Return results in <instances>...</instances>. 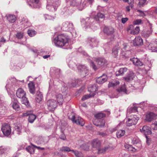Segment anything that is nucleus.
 Here are the masks:
<instances>
[{
    "label": "nucleus",
    "instance_id": "obj_1",
    "mask_svg": "<svg viewBox=\"0 0 157 157\" xmlns=\"http://www.w3.org/2000/svg\"><path fill=\"white\" fill-rule=\"evenodd\" d=\"M69 38L68 36L64 34H60L55 37L53 40L55 45L57 47H62L68 44Z\"/></svg>",
    "mask_w": 157,
    "mask_h": 157
},
{
    "label": "nucleus",
    "instance_id": "obj_2",
    "mask_svg": "<svg viewBox=\"0 0 157 157\" xmlns=\"http://www.w3.org/2000/svg\"><path fill=\"white\" fill-rule=\"evenodd\" d=\"M105 116V114L101 113H99L95 114L94 117L96 118L93 121L94 124L100 127H103L105 125V121L102 119Z\"/></svg>",
    "mask_w": 157,
    "mask_h": 157
},
{
    "label": "nucleus",
    "instance_id": "obj_3",
    "mask_svg": "<svg viewBox=\"0 0 157 157\" xmlns=\"http://www.w3.org/2000/svg\"><path fill=\"white\" fill-rule=\"evenodd\" d=\"M68 118L73 123L76 124L81 126H83L85 124L83 119L80 116L77 117L75 115H73L69 116Z\"/></svg>",
    "mask_w": 157,
    "mask_h": 157
},
{
    "label": "nucleus",
    "instance_id": "obj_4",
    "mask_svg": "<svg viewBox=\"0 0 157 157\" xmlns=\"http://www.w3.org/2000/svg\"><path fill=\"white\" fill-rule=\"evenodd\" d=\"M139 119V118L136 115H131L126 121V125L128 126H131L133 125H135L136 124Z\"/></svg>",
    "mask_w": 157,
    "mask_h": 157
},
{
    "label": "nucleus",
    "instance_id": "obj_5",
    "mask_svg": "<svg viewBox=\"0 0 157 157\" xmlns=\"http://www.w3.org/2000/svg\"><path fill=\"white\" fill-rule=\"evenodd\" d=\"M78 72L85 77L88 74V70L87 67L84 65L80 64L77 67Z\"/></svg>",
    "mask_w": 157,
    "mask_h": 157
},
{
    "label": "nucleus",
    "instance_id": "obj_6",
    "mask_svg": "<svg viewBox=\"0 0 157 157\" xmlns=\"http://www.w3.org/2000/svg\"><path fill=\"white\" fill-rule=\"evenodd\" d=\"M1 130L4 135L8 136L11 133V127L10 124H5L2 125Z\"/></svg>",
    "mask_w": 157,
    "mask_h": 157
},
{
    "label": "nucleus",
    "instance_id": "obj_7",
    "mask_svg": "<svg viewBox=\"0 0 157 157\" xmlns=\"http://www.w3.org/2000/svg\"><path fill=\"white\" fill-rule=\"evenodd\" d=\"M73 25L69 22L66 21L63 23L61 27V29L63 31H70L73 28Z\"/></svg>",
    "mask_w": 157,
    "mask_h": 157
},
{
    "label": "nucleus",
    "instance_id": "obj_8",
    "mask_svg": "<svg viewBox=\"0 0 157 157\" xmlns=\"http://www.w3.org/2000/svg\"><path fill=\"white\" fill-rule=\"evenodd\" d=\"M57 102L54 100H49L47 102L48 109L50 111H53L57 106Z\"/></svg>",
    "mask_w": 157,
    "mask_h": 157
},
{
    "label": "nucleus",
    "instance_id": "obj_9",
    "mask_svg": "<svg viewBox=\"0 0 157 157\" xmlns=\"http://www.w3.org/2000/svg\"><path fill=\"white\" fill-rule=\"evenodd\" d=\"M23 116L24 117L29 116L28 119L29 121L31 123H33L36 118V115L33 114L32 112L31 111H28L25 113H24Z\"/></svg>",
    "mask_w": 157,
    "mask_h": 157
},
{
    "label": "nucleus",
    "instance_id": "obj_10",
    "mask_svg": "<svg viewBox=\"0 0 157 157\" xmlns=\"http://www.w3.org/2000/svg\"><path fill=\"white\" fill-rule=\"evenodd\" d=\"M98 41L95 37L88 38L87 40V43L92 48L97 46Z\"/></svg>",
    "mask_w": 157,
    "mask_h": 157
},
{
    "label": "nucleus",
    "instance_id": "obj_11",
    "mask_svg": "<svg viewBox=\"0 0 157 157\" xmlns=\"http://www.w3.org/2000/svg\"><path fill=\"white\" fill-rule=\"evenodd\" d=\"M94 21V19L87 17L85 19H82L81 20V22L82 24H85L86 26H89L93 23Z\"/></svg>",
    "mask_w": 157,
    "mask_h": 157
},
{
    "label": "nucleus",
    "instance_id": "obj_12",
    "mask_svg": "<svg viewBox=\"0 0 157 157\" xmlns=\"http://www.w3.org/2000/svg\"><path fill=\"white\" fill-rule=\"evenodd\" d=\"M140 132L145 135L146 136L147 135H150L151 133V128L147 126H144L143 128L140 129Z\"/></svg>",
    "mask_w": 157,
    "mask_h": 157
},
{
    "label": "nucleus",
    "instance_id": "obj_13",
    "mask_svg": "<svg viewBox=\"0 0 157 157\" xmlns=\"http://www.w3.org/2000/svg\"><path fill=\"white\" fill-rule=\"evenodd\" d=\"M133 43L134 46H141L143 44V40L140 37L137 36L133 40Z\"/></svg>",
    "mask_w": 157,
    "mask_h": 157
},
{
    "label": "nucleus",
    "instance_id": "obj_14",
    "mask_svg": "<svg viewBox=\"0 0 157 157\" xmlns=\"http://www.w3.org/2000/svg\"><path fill=\"white\" fill-rule=\"evenodd\" d=\"M108 79L107 76L103 74L102 75L98 78L96 80V82L99 84H102L106 82Z\"/></svg>",
    "mask_w": 157,
    "mask_h": 157
},
{
    "label": "nucleus",
    "instance_id": "obj_15",
    "mask_svg": "<svg viewBox=\"0 0 157 157\" xmlns=\"http://www.w3.org/2000/svg\"><path fill=\"white\" fill-rule=\"evenodd\" d=\"M156 117V115L154 113L151 112L146 114L145 120L147 122H151L155 119Z\"/></svg>",
    "mask_w": 157,
    "mask_h": 157
},
{
    "label": "nucleus",
    "instance_id": "obj_16",
    "mask_svg": "<svg viewBox=\"0 0 157 157\" xmlns=\"http://www.w3.org/2000/svg\"><path fill=\"white\" fill-rule=\"evenodd\" d=\"M26 93L22 88L18 89L16 91V95L20 98H22L25 96Z\"/></svg>",
    "mask_w": 157,
    "mask_h": 157
},
{
    "label": "nucleus",
    "instance_id": "obj_17",
    "mask_svg": "<svg viewBox=\"0 0 157 157\" xmlns=\"http://www.w3.org/2000/svg\"><path fill=\"white\" fill-rule=\"evenodd\" d=\"M59 5V1L56 2L55 3H53L52 6L48 5L46 6L47 9L49 10L56 11L57 9V7Z\"/></svg>",
    "mask_w": 157,
    "mask_h": 157
},
{
    "label": "nucleus",
    "instance_id": "obj_18",
    "mask_svg": "<svg viewBox=\"0 0 157 157\" xmlns=\"http://www.w3.org/2000/svg\"><path fill=\"white\" fill-rule=\"evenodd\" d=\"M104 32L107 35L113 34L114 32V29L111 27H105L104 29Z\"/></svg>",
    "mask_w": 157,
    "mask_h": 157
},
{
    "label": "nucleus",
    "instance_id": "obj_19",
    "mask_svg": "<svg viewBox=\"0 0 157 157\" xmlns=\"http://www.w3.org/2000/svg\"><path fill=\"white\" fill-rule=\"evenodd\" d=\"M93 148H98L101 146L100 141L98 139L94 140L91 142Z\"/></svg>",
    "mask_w": 157,
    "mask_h": 157
},
{
    "label": "nucleus",
    "instance_id": "obj_20",
    "mask_svg": "<svg viewBox=\"0 0 157 157\" xmlns=\"http://www.w3.org/2000/svg\"><path fill=\"white\" fill-rule=\"evenodd\" d=\"M28 86L29 92L32 94H34L35 92V84L33 82H31L28 84Z\"/></svg>",
    "mask_w": 157,
    "mask_h": 157
},
{
    "label": "nucleus",
    "instance_id": "obj_21",
    "mask_svg": "<svg viewBox=\"0 0 157 157\" xmlns=\"http://www.w3.org/2000/svg\"><path fill=\"white\" fill-rule=\"evenodd\" d=\"M116 90L119 93H123L126 94H128V93L126 89L125 84L121 86V87L117 89Z\"/></svg>",
    "mask_w": 157,
    "mask_h": 157
},
{
    "label": "nucleus",
    "instance_id": "obj_22",
    "mask_svg": "<svg viewBox=\"0 0 157 157\" xmlns=\"http://www.w3.org/2000/svg\"><path fill=\"white\" fill-rule=\"evenodd\" d=\"M148 48L152 52H157V41H155L154 43L149 45L148 46Z\"/></svg>",
    "mask_w": 157,
    "mask_h": 157
},
{
    "label": "nucleus",
    "instance_id": "obj_23",
    "mask_svg": "<svg viewBox=\"0 0 157 157\" xmlns=\"http://www.w3.org/2000/svg\"><path fill=\"white\" fill-rule=\"evenodd\" d=\"M130 60L136 66H141L143 65V63L137 58H133L130 59Z\"/></svg>",
    "mask_w": 157,
    "mask_h": 157
},
{
    "label": "nucleus",
    "instance_id": "obj_24",
    "mask_svg": "<svg viewBox=\"0 0 157 157\" xmlns=\"http://www.w3.org/2000/svg\"><path fill=\"white\" fill-rule=\"evenodd\" d=\"M43 98V96L42 93L39 91H37L36 92L35 100L36 102L39 103L41 101Z\"/></svg>",
    "mask_w": 157,
    "mask_h": 157
},
{
    "label": "nucleus",
    "instance_id": "obj_25",
    "mask_svg": "<svg viewBox=\"0 0 157 157\" xmlns=\"http://www.w3.org/2000/svg\"><path fill=\"white\" fill-rule=\"evenodd\" d=\"M96 62L97 64L101 67L105 64L107 62L104 58H99L97 59Z\"/></svg>",
    "mask_w": 157,
    "mask_h": 157
},
{
    "label": "nucleus",
    "instance_id": "obj_26",
    "mask_svg": "<svg viewBox=\"0 0 157 157\" xmlns=\"http://www.w3.org/2000/svg\"><path fill=\"white\" fill-rule=\"evenodd\" d=\"M6 17L8 20L10 22L13 23L16 21V17L14 15L7 14Z\"/></svg>",
    "mask_w": 157,
    "mask_h": 157
},
{
    "label": "nucleus",
    "instance_id": "obj_27",
    "mask_svg": "<svg viewBox=\"0 0 157 157\" xmlns=\"http://www.w3.org/2000/svg\"><path fill=\"white\" fill-rule=\"evenodd\" d=\"M120 82L117 80H113L111 82H110L108 84L109 87H113L114 88H116L117 85H119Z\"/></svg>",
    "mask_w": 157,
    "mask_h": 157
},
{
    "label": "nucleus",
    "instance_id": "obj_28",
    "mask_svg": "<svg viewBox=\"0 0 157 157\" xmlns=\"http://www.w3.org/2000/svg\"><path fill=\"white\" fill-rule=\"evenodd\" d=\"M12 107L16 111H18L20 109V108L17 100L14 99L12 102Z\"/></svg>",
    "mask_w": 157,
    "mask_h": 157
},
{
    "label": "nucleus",
    "instance_id": "obj_29",
    "mask_svg": "<svg viewBox=\"0 0 157 157\" xmlns=\"http://www.w3.org/2000/svg\"><path fill=\"white\" fill-rule=\"evenodd\" d=\"M127 69L126 68H121L116 72V74L117 76H118L121 75H123L125 72L127 71Z\"/></svg>",
    "mask_w": 157,
    "mask_h": 157
},
{
    "label": "nucleus",
    "instance_id": "obj_30",
    "mask_svg": "<svg viewBox=\"0 0 157 157\" xmlns=\"http://www.w3.org/2000/svg\"><path fill=\"white\" fill-rule=\"evenodd\" d=\"M134 77V74L132 72H130V73L127 76L125 77L124 79L125 81L127 82H129L130 81L133 79Z\"/></svg>",
    "mask_w": 157,
    "mask_h": 157
},
{
    "label": "nucleus",
    "instance_id": "obj_31",
    "mask_svg": "<svg viewBox=\"0 0 157 157\" xmlns=\"http://www.w3.org/2000/svg\"><path fill=\"white\" fill-rule=\"evenodd\" d=\"M57 102L59 105H62L63 101V97L62 95L60 94H59L56 96Z\"/></svg>",
    "mask_w": 157,
    "mask_h": 157
},
{
    "label": "nucleus",
    "instance_id": "obj_32",
    "mask_svg": "<svg viewBox=\"0 0 157 157\" xmlns=\"http://www.w3.org/2000/svg\"><path fill=\"white\" fill-rule=\"evenodd\" d=\"M119 47L115 46L112 49V55L114 57L116 58L118 56Z\"/></svg>",
    "mask_w": 157,
    "mask_h": 157
},
{
    "label": "nucleus",
    "instance_id": "obj_33",
    "mask_svg": "<svg viewBox=\"0 0 157 157\" xmlns=\"http://www.w3.org/2000/svg\"><path fill=\"white\" fill-rule=\"evenodd\" d=\"M98 87H97L95 85H94L88 88V90L90 92V93H94V92L98 90Z\"/></svg>",
    "mask_w": 157,
    "mask_h": 157
},
{
    "label": "nucleus",
    "instance_id": "obj_34",
    "mask_svg": "<svg viewBox=\"0 0 157 157\" xmlns=\"http://www.w3.org/2000/svg\"><path fill=\"white\" fill-rule=\"evenodd\" d=\"M80 0L79 1L77 0H72L71 2V5L72 6H79L81 5Z\"/></svg>",
    "mask_w": 157,
    "mask_h": 157
},
{
    "label": "nucleus",
    "instance_id": "obj_35",
    "mask_svg": "<svg viewBox=\"0 0 157 157\" xmlns=\"http://www.w3.org/2000/svg\"><path fill=\"white\" fill-rule=\"evenodd\" d=\"M95 95V93H90L89 94L83 96L82 98V101H84L89 98L93 97Z\"/></svg>",
    "mask_w": 157,
    "mask_h": 157
},
{
    "label": "nucleus",
    "instance_id": "obj_36",
    "mask_svg": "<svg viewBox=\"0 0 157 157\" xmlns=\"http://www.w3.org/2000/svg\"><path fill=\"white\" fill-rule=\"evenodd\" d=\"M71 152L74 154L76 157H82L83 156L82 153L77 150H71Z\"/></svg>",
    "mask_w": 157,
    "mask_h": 157
},
{
    "label": "nucleus",
    "instance_id": "obj_37",
    "mask_svg": "<svg viewBox=\"0 0 157 157\" xmlns=\"http://www.w3.org/2000/svg\"><path fill=\"white\" fill-rule=\"evenodd\" d=\"M125 133V131L124 130H119L117 133L116 135L117 138H120L124 136Z\"/></svg>",
    "mask_w": 157,
    "mask_h": 157
},
{
    "label": "nucleus",
    "instance_id": "obj_38",
    "mask_svg": "<svg viewBox=\"0 0 157 157\" xmlns=\"http://www.w3.org/2000/svg\"><path fill=\"white\" fill-rule=\"evenodd\" d=\"M34 5L35 8H39L40 4L39 3V0H30Z\"/></svg>",
    "mask_w": 157,
    "mask_h": 157
},
{
    "label": "nucleus",
    "instance_id": "obj_39",
    "mask_svg": "<svg viewBox=\"0 0 157 157\" xmlns=\"http://www.w3.org/2000/svg\"><path fill=\"white\" fill-rule=\"evenodd\" d=\"M109 148L108 147H105L103 148H100V147L98 148V154L103 153L107 150Z\"/></svg>",
    "mask_w": 157,
    "mask_h": 157
},
{
    "label": "nucleus",
    "instance_id": "obj_40",
    "mask_svg": "<svg viewBox=\"0 0 157 157\" xmlns=\"http://www.w3.org/2000/svg\"><path fill=\"white\" fill-rule=\"evenodd\" d=\"M21 99V101L22 103L24 104L26 106H29V101L28 100L27 98L25 96L23 98H22Z\"/></svg>",
    "mask_w": 157,
    "mask_h": 157
},
{
    "label": "nucleus",
    "instance_id": "obj_41",
    "mask_svg": "<svg viewBox=\"0 0 157 157\" xmlns=\"http://www.w3.org/2000/svg\"><path fill=\"white\" fill-rule=\"evenodd\" d=\"M71 150L69 147L67 146H63L60 148V151H61L71 152Z\"/></svg>",
    "mask_w": 157,
    "mask_h": 157
},
{
    "label": "nucleus",
    "instance_id": "obj_42",
    "mask_svg": "<svg viewBox=\"0 0 157 157\" xmlns=\"http://www.w3.org/2000/svg\"><path fill=\"white\" fill-rule=\"evenodd\" d=\"M26 149L30 154H33L34 153V150L33 148L29 146L26 147Z\"/></svg>",
    "mask_w": 157,
    "mask_h": 157
},
{
    "label": "nucleus",
    "instance_id": "obj_43",
    "mask_svg": "<svg viewBox=\"0 0 157 157\" xmlns=\"http://www.w3.org/2000/svg\"><path fill=\"white\" fill-rule=\"evenodd\" d=\"M89 145L88 144H84L80 146L81 148L85 151H88L89 149Z\"/></svg>",
    "mask_w": 157,
    "mask_h": 157
},
{
    "label": "nucleus",
    "instance_id": "obj_44",
    "mask_svg": "<svg viewBox=\"0 0 157 157\" xmlns=\"http://www.w3.org/2000/svg\"><path fill=\"white\" fill-rule=\"evenodd\" d=\"M104 17V15L101 13H98L94 17V19L97 21H99L100 18H102Z\"/></svg>",
    "mask_w": 157,
    "mask_h": 157
},
{
    "label": "nucleus",
    "instance_id": "obj_45",
    "mask_svg": "<svg viewBox=\"0 0 157 157\" xmlns=\"http://www.w3.org/2000/svg\"><path fill=\"white\" fill-rule=\"evenodd\" d=\"M151 34V31H144L142 33V36L147 38Z\"/></svg>",
    "mask_w": 157,
    "mask_h": 157
},
{
    "label": "nucleus",
    "instance_id": "obj_46",
    "mask_svg": "<svg viewBox=\"0 0 157 157\" xmlns=\"http://www.w3.org/2000/svg\"><path fill=\"white\" fill-rule=\"evenodd\" d=\"M21 128L20 126H16L14 127V132L19 135L21 132Z\"/></svg>",
    "mask_w": 157,
    "mask_h": 157
},
{
    "label": "nucleus",
    "instance_id": "obj_47",
    "mask_svg": "<svg viewBox=\"0 0 157 157\" xmlns=\"http://www.w3.org/2000/svg\"><path fill=\"white\" fill-rule=\"evenodd\" d=\"M139 26H136L135 27L134 30H132L131 29L130 33H131L132 34H137L139 33Z\"/></svg>",
    "mask_w": 157,
    "mask_h": 157
},
{
    "label": "nucleus",
    "instance_id": "obj_48",
    "mask_svg": "<svg viewBox=\"0 0 157 157\" xmlns=\"http://www.w3.org/2000/svg\"><path fill=\"white\" fill-rule=\"evenodd\" d=\"M39 141H40V144L44 145L48 142V140L46 138H41L40 139Z\"/></svg>",
    "mask_w": 157,
    "mask_h": 157
},
{
    "label": "nucleus",
    "instance_id": "obj_49",
    "mask_svg": "<svg viewBox=\"0 0 157 157\" xmlns=\"http://www.w3.org/2000/svg\"><path fill=\"white\" fill-rule=\"evenodd\" d=\"M147 0H139V2L138 3V6H143L147 4Z\"/></svg>",
    "mask_w": 157,
    "mask_h": 157
},
{
    "label": "nucleus",
    "instance_id": "obj_50",
    "mask_svg": "<svg viewBox=\"0 0 157 157\" xmlns=\"http://www.w3.org/2000/svg\"><path fill=\"white\" fill-rule=\"evenodd\" d=\"M28 33L30 36L32 37L36 34V32L34 30H28Z\"/></svg>",
    "mask_w": 157,
    "mask_h": 157
},
{
    "label": "nucleus",
    "instance_id": "obj_51",
    "mask_svg": "<svg viewBox=\"0 0 157 157\" xmlns=\"http://www.w3.org/2000/svg\"><path fill=\"white\" fill-rule=\"evenodd\" d=\"M44 18L46 20H53L55 18L54 16H52L48 14L45 15Z\"/></svg>",
    "mask_w": 157,
    "mask_h": 157
},
{
    "label": "nucleus",
    "instance_id": "obj_52",
    "mask_svg": "<svg viewBox=\"0 0 157 157\" xmlns=\"http://www.w3.org/2000/svg\"><path fill=\"white\" fill-rule=\"evenodd\" d=\"M89 63H90V66L92 67L93 69L95 71H96L98 69L97 67L94 64V62L91 60H90Z\"/></svg>",
    "mask_w": 157,
    "mask_h": 157
},
{
    "label": "nucleus",
    "instance_id": "obj_53",
    "mask_svg": "<svg viewBox=\"0 0 157 157\" xmlns=\"http://www.w3.org/2000/svg\"><path fill=\"white\" fill-rule=\"evenodd\" d=\"M68 65L72 69L74 68L76 66V64L72 62H70Z\"/></svg>",
    "mask_w": 157,
    "mask_h": 157
},
{
    "label": "nucleus",
    "instance_id": "obj_54",
    "mask_svg": "<svg viewBox=\"0 0 157 157\" xmlns=\"http://www.w3.org/2000/svg\"><path fill=\"white\" fill-rule=\"evenodd\" d=\"M137 107L135 106H134L133 107V108H131L129 109H128L127 111L128 112L130 113L132 112H134L137 110Z\"/></svg>",
    "mask_w": 157,
    "mask_h": 157
},
{
    "label": "nucleus",
    "instance_id": "obj_55",
    "mask_svg": "<svg viewBox=\"0 0 157 157\" xmlns=\"http://www.w3.org/2000/svg\"><path fill=\"white\" fill-rule=\"evenodd\" d=\"M16 37L19 39H21L23 37V33L21 32H18L16 35Z\"/></svg>",
    "mask_w": 157,
    "mask_h": 157
},
{
    "label": "nucleus",
    "instance_id": "obj_56",
    "mask_svg": "<svg viewBox=\"0 0 157 157\" xmlns=\"http://www.w3.org/2000/svg\"><path fill=\"white\" fill-rule=\"evenodd\" d=\"M13 87V85H12V84L10 83V82H9L8 84H7L6 86V90L7 91H8V89H11Z\"/></svg>",
    "mask_w": 157,
    "mask_h": 157
},
{
    "label": "nucleus",
    "instance_id": "obj_57",
    "mask_svg": "<svg viewBox=\"0 0 157 157\" xmlns=\"http://www.w3.org/2000/svg\"><path fill=\"white\" fill-rule=\"evenodd\" d=\"M142 21L141 19H137L133 22V24L135 25H139L141 23Z\"/></svg>",
    "mask_w": 157,
    "mask_h": 157
},
{
    "label": "nucleus",
    "instance_id": "obj_58",
    "mask_svg": "<svg viewBox=\"0 0 157 157\" xmlns=\"http://www.w3.org/2000/svg\"><path fill=\"white\" fill-rule=\"evenodd\" d=\"M139 140L136 138H134L132 140V143L133 144H136L139 143Z\"/></svg>",
    "mask_w": 157,
    "mask_h": 157
},
{
    "label": "nucleus",
    "instance_id": "obj_59",
    "mask_svg": "<svg viewBox=\"0 0 157 157\" xmlns=\"http://www.w3.org/2000/svg\"><path fill=\"white\" fill-rule=\"evenodd\" d=\"M152 127L154 130H157V121L155 122L152 124Z\"/></svg>",
    "mask_w": 157,
    "mask_h": 157
},
{
    "label": "nucleus",
    "instance_id": "obj_60",
    "mask_svg": "<svg viewBox=\"0 0 157 157\" xmlns=\"http://www.w3.org/2000/svg\"><path fill=\"white\" fill-rule=\"evenodd\" d=\"M128 3L130 5V7L132 8L133 7L134 0H128Z\"/></svg>",
    "mask_w": 157,
    "mask_h": 157
},
{
    "label": "nucleus",
    "instance_id": "obj_61",
    "mask_svg": "<svg viewBox=\"0 0 157 157\" xmlns=\"http://www.w3.org/2000/svg\"><path fill=\"white\" fill-rule=\"evenodd\" d=\"M125 147L126 148L128 149V150L132 151V147L131 145H129L127 144L125 146Z\"/></svg>",
    "mask_w": 157,
    "mask_h": 157
},
{
    "label": "nucleus",
    "instance_id": "obj_62",
    "mask_svg": "<svg viewBox=\"0 0 157 157\" xmlns=\"http://www.w3.org/2000/svg\"><path fill=\"white\" fill-rule=\"evenodd\" d=\"M59 138L63 140H65L66 139V136L64 134L62 133L59 136Z\"/></svg>",
    "mask_w": 157,
    "mask_h": 157
},
{
    "label": "nucleus",
    "instance_id": "obj_63",
    "mask_svg": "<svg viewBox=\"0 0 157 157\" xmlns=\"http://www.w3.org/2000/svg\"><path fill=\"white\" fill-rule=\"evenodd\" d=\"M128 20V17L122 18L121 19V22L123 24H124Z\"/></svg>",
    "mask_w": 157,
    "mask_h": 157
},
{
    "label": "nucleus",
    "instance_id": "obj_64",
    "mask_svg": "<svg viewBox=\"0 0 157 157\" xmlns=\"http://www.w3.org/2000/svg\"><path fill=\"white\" fill-rule=\"evenodd\" d=\"M5 151V149L3 147H0V154H2Z\"/></svg>",
    "mask_w": 157,
    "mask_h": 157
}]
</instances>
